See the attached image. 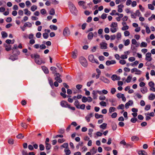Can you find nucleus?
Instances as JSON below:
<instances>
[{
  "label": "nucleus",
  "instance_id": "nucleus-5",
  "mask_svg": "<svg viewBox=\"0 0 155 155\" xmlns=\"http://www.w3.org/2000/svg\"><path fill=\"white\" fill-rule=\"evenodd\" d=\"M70 31L68 27H66L64 29L63 32V35L65 37H67L70 35Z\"/></svg>",
  "mask_w": 155,
  "mask_h": 155
},
{
  "label": "nucleus",
  "instance_id": "nucleus-35",
  "mask_svg": "<svg viewBox=\"0 0 155 155\" xmlns=\"http://www.w3.org/2000/svg\"><path fill=\"white\" fill-rule=\"evenodd\" d=\"M118 109L123 110L124 109V105L123 104H120L117 107Z\"/></svg>",
  "mask_w": 155,
  "mask_h": 155
},
{
  "label": "nucleus",
  "instance_id": "nucleus-64",
  "mask_svg": "<svg viewBox=\"0 0 155 155\" xmlns=\"http://www.w3.org/2000/svg\"><path fill=\"white\" fill-rule=\"evenodd\" d=\"M121 34L120 32H118L117 34V38L118 40H119L121 38Z\"/></svg>",
  "mask_w": 155,
  "mask_h": 155
},
{
  "label": "nucleus",
  "instance_id": "nucleus-43",
  "mask_svg": "<svg viewBox=\"0 0 155 155\" xmlns=\"http://www.w3.org/2000/svg\"><path fill=\"white\" fill-rule=\"evenodd\" d=\"M16 137L18 139H21L23 138L24 136L22 135V134H19L16 136Z\"/></svg>",
  "mask_w": 155,
  "mask_h": 155
},
{
  "label": "nucleus",
  "instance_id": "nucleus-39",
  "mask_svg": "<svg viewBox=\"0 0 155 155\" xmlns=\"http://www.w3.org/2000/svg\"><path fill=\"white\" fill-rule=\"evenodd\" d=\"M147 44L145 42H142L140 45V46L141 47H146L147 46Z\"/></svg>",
  "mask_w": 155,
  "mask_h": 155
},
{
  "label": "nucleus",
  "instance_id": "nucleus-18",
  "mask_svg": "<svg viewBox=\"0 0 155 155\" xmlns=\"http://www.w3.org/2000/svg\"><path fill=\"white\" fill-rule=\"evenodd\" d=\"M77 51L76 50H75L74 51H73L72 53V57L74 58L75 59L77 57Z\"/></svg>",
  "mask_w": 155,
  "mask_h": 155
},
{
  "label": "nucleus",
  "instance_id": "nucleus-36",
  "mask_svg": "<svg viewBox=\"0 0 155 155\" xmlns=\"http://www.w3.org/2000/svg\"><path fill=\"white\" fill-rule=\"evenodd\" d=\"M112 129L113 130H115L116 129L117 127L116 124L114 123H112Z\"/></svg>",
  "mask_w": 155,
  "mask_h": 155
},
{
  "label": "nucleus",
  "instance_id": "nucleus-14",
  "mask_svg": "<svg viewBox=\"0 0 155 155\" xmlns=\"http://www.w3.org/2000/svg\"><path fill=\"white\" fill-rule=\"evenodd\" d=\"M91 153L92 155H94L97 152V148L93 147L90 150Z\"/></svg>",
  "mask_w": 155,
  "mask_h": 155
},
{
  "label": "nucleus",
  "instance_id": "nucleus-32",
  "mask_svg": "<svg viewBox=\"0 0 155 155\" xmlns=\"http://www.w3.org/2000/svg\"><path fill=\"white\" fill-rule=\"evenodd\" d=\"M50 28L51 29H53L54 30H57L58 29L57 27L55 25H51L50 26Z\"/></svg>",
  "mask_w": 155,
  "mask_h": 155
},
{
  "label": "nucleus",
  "instance_id": "nucleus-34",
  "mask_svg": "<svg viewBox=\"0 0 155 155\" xmlns=\"http://www.w3.org/2000/svg\"><path fill=\"white\" fill-rule=\"evenodd\" d=\"M116 108L114 107H110L109 109V112L110 113H111L115 111Z\"/></svg>",
  "mask_w": 155,
  "mask_h": 155
},
{
  "label": "nucleus",
  "instance_id": "nucleus-51",
  "mask_svg": "<svg viewBox=\"0 0 155 155\" xmlns=\"http://www.w3.org/2000/svg\"><path fill=\"white\" fill-rule=\"evenodd\" d=\"M145 115H149L150 116L154 117L155 116L154 113L153 112H151L149 113H146L145 114Z\"/></svg>",
  "mask_w": 155,
  "mask_h": 155
},
{
  "label": "nucleus",
  "instance_id": "nucleus-58",
  "mask_svg": "<svg viewBox=\"0 0 155 155\" xmlns=\"http://www.w3.org/2000/svg\"><path fill=\"white\" fill-rule=\"evenodd\" d=\"M43 38L45 39L47 38L48 37V36H49L48 34L46 33H44L43 34Z\"/></svg>",
  "mask_w": 155,
  "mask_h": 155
},
{
  "label": "nucleus",
  "instance_id": "nucleus-21",
  "mask_svg": "<svg viewBox=\"0 0 155 155\" xmlns=\"http://www.w3.org/2000/svg\"><path fill=\"white\" fill-rule=\"evenodd\" d=\"M42 68L43 71L45 74H48V70L46 67L43 66L42 67Z\"/></svg>",
  "mask_w": 155,
  "mask_h": 155
},
{
  "label": "nucleus",
  "instance_id": "nucleus-38",
  "mask_svg": "<svg viewBox=\"0 0 155 155\" xmlns=\"http://www.w3.org/2000/svg\"><path fill=\"white\" fill-rule=\"evenodd\" d=\"M49 14L51 15H54L55 14V11L54 8H51L50 10Z\"/></svg>",
  "mask_w": 155,
  "mask_h": 155
},
{
  "label": "nucleus",
  "instance_id": "nucleus-42",
  "mask_svg": "<svg viewBox=\"0 0 155 155\" xmlns=\"http://www.w3.org/2000/svg\"><path fill=\"white\" fill-rule=\"evenodd\" d=\"M148 8L149 9L151 10H153L154 9V7L151 4H148Z\"/></svg>",
  "mask_w": 155,
  "mask_h": 155
},
{
  "label": "nucleus",
  "instance_id": "nucleus-40",
  "mask_svg": "<svg viewBox=\"0 0 155 155\" xmlns=\"http://www.w3.org/2000/svg\"><path fill=\"white\" fill-rule=\"evenodd\" d=\"M93 131V130L92 129H90L88 130V134L91 137H92V133Z\"/></svg>",
  "mask_w": 155,
  "mask_h": 155
},
{
  "label": "nucleus",
  "instance_id": "nucleus-30",
  "mask_svg": "<svg viewBox=\"0 0 155 155\" xmlns=\"http://www.w3.org/2000/svg\"><path fill=\"white\" fill-rule=\"evenodd\" d=\"M25 11V14L26 15H30L31 14V12L30 11H29L28 9L26 8L24 10Z\"/></svg>",
  "mask_w": 155,
  "mask_h": 155
},
{
  "label": "nucleus",
  "instance_id": "nucleus-24",
  "mask_svg": "<svg viewBox=\"0 0 155 155\" xmlns=\"http://www.w3.org/2000/svg\"><path fill=\"white\" fill-rule=\"evenodd\" d=\"M50 69L52 71V73L55 74L56 73H58L56 71V68L54 67H51L50 68Z\"/></svg>",
  "mask_w": 155,
  "mask_h": 155
},
{
  "label": "nucleus",
  "instance_id": "nucleus-57",
  "mask_svg": "<svg viewBox=\"0 0 155 155\" xmlns=\"http://www.w3.org/2000/svg\"><path fill=\"white\" fill-rule=\"evenodd\" d=\"M124 36L127 37L129 35L130 33L128 31H126L124 32Z\"/></svg>",
  "mask_w": 155,
  "mask_h": 155
},
{
  "label": "nucleus",
  "instance_id": "nucleus-48",
  "mask_svg": "<svg viewBox=\"0 0 155 155\" xmlns=\"http://www.w3.org/2000/svg\"><path fill=\"white\" fill-rule=\"evenodd\" d=\"M132 77L129 76L127 77L126 80V81L128 83H130V82L131 80L132 79Z\"/></svg>",
  "mask_w": 155,
  "mask_h": 155
},
{
  "label": "nucleus",
  "instance_id": "nucleus-63",
  "mask_svg": "<svg viewBox=\"0 0 155 155\" xmlns=\"http://www.w3.org/2000/svg\"><path fill=\"white\" fill-rule=\"evenodd\" d=\"M117 116V114L116 112H114L111 115V117L112 118H116Z\"/></svg>",
  "mask_w": 155,
  "mask_h": 155
},
{
  "label": "nucleus",
  "instance_id": "nucleus-46",
  "mask_svg": "<svg viewBox=\"0 0 155 155\" xmlns=\"http://www.w3.org/2000/svg\"><path fill=\"white\" fill-rule=\"evenodd\" d=\"M8 143L10 144H14V140L12 139H9L8 140Z\"/></svg>",
  "mask_w": 155,
  "mask_h": 155
},
{
  "label": "nucleus",
  "instance_id": "nucleus-41",
  "mask_svg": "<svg viewBox=\"0 0 155 155\" xmlns=\"http://www.w3.org/2000/svg\"><path fill=\"white\" fill-rule=\"evenodd\" d=\"M114 27H111V28H110V31L112 33H114L116 32L117 30L116 28Z\"/></svg>",
  "mask_w": 155,
  "mask_h": 155
},
{
  "label": "nucleus",
  "instance_id": "nucleus-49",
  "mask_svg": "<svg viewBox=\"0 0 155 155\" xmlns=\"http://www.w3.org/2000/svg\"><path fill=\"white\" fill-rule=\"evenodd\" d=\"M94 82V81L93 80H91L90 81L88 82H87V85L88 87H90L91 85V84H93Z\"/></svg>",
  "mask_w": 155,
  "mask_h": 155
},
{
  "label": "nucleus",
  "instance_id": "nucleus-47",
  "mask_svg": "<svg viewBox=\"0 0 155 155\" xmlns=\"http://www.w3.org/2000/svg\"><path fill=\"white\" fill-rule=\"evenodd\" d=\"M21 126L25 129H26L28 127V125L25 123H21Z\"/></svg>",
  "mask_w": 155,
  "mask_h": 155
},
{
  "label": "nucleus",
  "instance_id": "nucleus-25",
  "mask_svg": "<svg viewBox=\"0 0 155 155\" xmlns=\"http://www.w3.org/2000/svg\"><path fill=\"white\" fill-rule=\"evenodd\" d=\"M131 140L132 141H134L135 140L137 141L139 140V138L137 136H134L131 137Z\"/></svg>",
  "mask_w": 155,
  "mask_h": 155
},
{
  "label": "nucleus",
  "instance_id": "nucleus-22",
  "mask_svg": "<svg viewBox=\"0 0 155 155\" xmlns=\"http://www.w3.org/2000/svg\"><path fill=\"white\" fill-rule=\"evenodd\" d=\"M93 37V34L92 32H90L87 35V38L88 39L91 40Z\"/></svg>",
  "mask_w": 155,
  "mask_h": 155
},
{
  "label": "nucleus",
  "instance_id": "nucleus-19",
  "mask_svg": "<svg viewBox=\"0 0 155 155\" xmlns=\"http://www.w3.org/2000/svg\"><path fill=\"white\" fill-rule=\"evenodd\" d=\"M141 91L143 94L146 93L147 92V88L146 87H143L141 89Z\"/></svg>",
  "mask_w": 155,
  "mask_h": 155
},
{
  "label": "nucleus",
  "instance_id": "nucleus-13",
  "mask_svg": "<svg viewBox=\"0 0 155 155\" xmlns=\"http://www.w3.org/2000/svg\"><path fill=\"white\" fill-rule=\"evenodd\" d=\"M48 81L49 83L50 84V86L52 88H53L54 87V86L53 85V81L52 79L51 78H48Z\"/></svg>",
  "mask_w": 155,
  "mask_h": 155
},
{
  "label": "nucleus",
  "instance_id": "nucleus-54",
  "mask_svg": "<svg viewBox=\"0 0 155 155\" xmlns=\"http://www.w3.org/2000/svg\"><path fill=\"white\" fill-rule=\"evenodd\" d=\"M39 149L40 150L42 151L45 149V147L42 144H40L39 145Z\"/></svg>",
  "mask_w": 155,
  "mask_h": 155
},
{
  "label": "nucleus",
  "instance_id": "nucleus-8",
  "mask_svg": "<svg viewBox=\"0 0 155 155\" xmlns=\"http://www.w3.org/2000/svg\"><path fill=\"white\" fill-rule=\"evenodd\" d=\"M151 54L150 52L147 53L146 55L145 59L149 61H151L152 60L151 58Z\"/></svg>",
  "mask_w": 155,
  "mask_h": 155
},
{
  "label": "nucleus",
  "instance_id": "nucleus-56",
  "mask_svg": "<svg viewBox=\"0 0 155 155\" xmlns=\"http://www.w3.org/2000/svg\"><path fill=\"white\" fill-rule=\"evenodd\" d=\"M117 76L115 74L113 75L111 77L113 81H115L117 80Z\"/></svg>",
  "mask_w": 155,
  "mask_h": 155
},
{
  "label": "nucleus",
  "instance_id": "nucleus-37",
  "mask_svg": "<svg viewBox=\"0 0 155 155\" xmlns=\"http://www.w3.org/2000/svg\"><path fill=\"white\" fill-rule=\"evenodd\" d=\"M66 155H69L71 153V151L69 149H65L64 150Z\"/></svg>",
  "mask_w": 155,
  "mask_h": 155
},
{
  "label": "nucleus",
  "instance_id": "nucleus-52",
  "mask_svg": "<svg viewBox=\"0 0 155 155\" xmlns=\"http://www.w3.org/2000/svg\"><path fill=\"white\" fill-rule=\"evenodd\" d=\"M130 42V40L129 39H127L124 42V45L126 46H127L129 44Z\"/></svg>",
  "mask_w": 155,
  "mask_h": 155
},
{
  "label": "nucleus",
  "instance_id": "nucleus-62",
  "mask_svg": "<svg viewBox=\"0 0 155 155\" xmlns=\"http://www.w3.org/2000/svg\"><path fill=\"white\" fill-rule=\"evenodd\" d=\"M120 144L121 145H123L124 146H125V145L126 144V143L125 141L124 140H123L120 142Z\"/></svg>",
  "mask_w": 155,
  "mask_h": 155
},
{
  "label": "nucleus",
  "instance_id": "nucleus-33",
  "mask_svg": "<svg viewBox=\"0 0 155 155\" xmlns=\"http://www.w3.org/2000/svg\"><path fill=\"white\" fill-rule=\"evenodd\" d=\"M74 104L75 105V106L77 108H79V106H80V104H79V102L78 101V100L75 101L74 102Z\"/></svg>",
  "mask_w": 155,
  "mask_h": 155
},
{
  "label": "nucleus",
  "instance_id": "nucleus-50",
  "mask_svg": "<svg viewBox=\"0 0 155 155\" xmlns=\"http://www.w3.org/2000/svg\"><path fill=\"white\" fill-rule=\"evenodd\" d=\"M110 26L116 28L117 26V24L116 22H112L110 25Z\"/></svg>",
  "mask_w": 155,
  "mask_h": 155
},
{
  "label": "nucleus",
  "instance_id": "nucleus-11",
  "mask_svg": "<svg viewBox=\"0 0 155 155\" xmlns=\"http://www.w3.org/2000/svg\"><path fill=\"white\" fill-rule=\"evenodd\" d=\"M133 104L132 101L130 100L128 102H127L125 104V107L126 109H128L130 105H132Z\"/></svg>",
  "mask_w": 155,
  "mask_h": 155
},
{
  "label": "nucleus",
  "instance_id": "nucleus-60",
  "mask_svg": "<svg viewBox=\"0 0 155 155\" xmlns=\"http://www.w3.org/2000/svg\"><path fill=\"white\" fill-rule=\"evenodd\" d=\"M129 28V27L127 25L124 26L121 29L123 31H125L128 29Z\"/></svg>",
  "mask_w": 155,
  "mask_h": 155
},
{
  "label": "nucleus",
  "instance_id": "nucleus-53",
  "mask_svg": "<svg viewBox=\"0 0 155 155\" xmlns=\"http://www.w3.org/2000/svg\"><path fill=\"white\" fill-rule=\"evenodd\" d=\"M150 108V104L147 105L145 107V110H148Z\"/></svg>",
  "mask_w": 155,
  "mask_h": 155
},
{
  "label": "nucleus",
  "instance_id": "nucleus-1",
  "mask_svg": "<svg viewBox=\"0 0 155 155\" xmlns=\"http://www.w3.org/2000/svg\"><path fill=\"white\" fill-rule=\"evenodd\" d=\"M31 56L32 58L35 59V62L38 64L41 65L42 63H45V62L43 61L40 58V55L37 54H32L31 55Z\"/></svg>",
  "mask_w": 155,
  "mask_h": 155
},
{
  "label": "nucleus",
  "instance_id": "nucleus-59",
  "mask_svg": "<svg viewBox=\"0 0 155 155\" xmlns=\"http://www.w3.org/2000/svg\"><path fill=\"white\" fill-rule=\"evenodd\" d=\"M137 120L136 118H133L130 120V121L133 123H135Z\"/></svg>",
  "mask_w": 155,
  "mask_h": 155
},
{
  "label": "nucleus",
  "instance_id": "nucleus-2",
  "mask_svg": "<svg viewBox=\"0 0 155 155\" xmlns=\"http://www.w3.org/2000/svg\"><path fill=\"white\" fill-rule=\"evenodd\" d=\"M79 61L81 65L84 67H87L88 65L86 59L83 57L80 58Z\"/></svg>",
  "mask_w": 155,
  "mask_h": 155
},
{
  "label": "nucleus",
  "instance_id": "nucleus-20",
  "mask_svg": "<svg viewBox=\"0 0 155 155\" xmlns=\"http://www.w3.org/2000/svg\"><path fill=\"white\" fill-rule=\"evenodd\" d=\"M45 143V147L46 149L47 150H50L51 147V144L49 143Z\"/></svg>",
  "mask_w": 155,
  "mask_h": 155
},
{
  "label": "nucleus",
  "instance_id": "nucleus-45",
  "mask_svg": "<svg viewBox=\"0 0 155 155\" xmlns=\"http://www.w3.org/2000/svg\"><path fill=\"white\" fill-rule=\"evenodd\" d=\"M100 105L102 106L105 107L106 106V103L104 101H101L100 103Z\"/></svg>",
  "mask_w": 155,
  "mask_h": 155
},
{
  "label": "nucleus",
  "instance_id": "nucleus-23",
  "mask_svg": "<svg viewBox=\"0 0 155 155\" xmlns=\"http://www.w3.org/2000/svg\"><path fill=\"white\" fill-rule=\"evenodd\" d=\"M139 155H147V153L145 151L141 150L138 152Z\"/></svg>",
  "mask_w": 155,
  "mask_h": 155
},
{
  "label": "nucleus",
  "instance_id": "nucleus-44",
  "mask_svg": "<svg viewBox=\"0 0 155 155\" xmlns=\"http://www.w3.org/2000/svg\"><path fill=\"white\" fill-rule=\"evenodd\" d=\"M37 8L36 6L34 5L31 7V9L32 11L34 12L37 9Z\"/></svg>",
  "mask_w": 155,
  "mask_h": 155
},
{
  "label": "nucleus",
  "instance_id": "nucleus-26",
  "mask_svg": "<svg viewBox=\"0 0 155 155\" xmlns=\"http://www.w3.org/2000/svg\"><path fill=\"white\" fill-rule=\"evenodd\" d=\"M103 116L102 115L99 114L98 113H96L95 114V117L97 119L103 118Z\"/></svg>",
  "mask_w": 155,
  "mask_h": 155
},
{
  "label": "nucleus",
  "instance_id": "nucleus-7",
  "mask_svg": "<svg viewBox=\"0 0 155 155\" xmlns=\"http://www.w3.org/2000/svg\"><path fill=\"white\" fill-rule=\"evenodd\" d=\"M70 11L74 15H76L77 12V10L74 5H73L70 7Z\"/></svg>",
  "mask_w": 155,
  "mask_h": 155
},
{
  "label": "nucleus",
  "instance_id": "nucleus-3",
  "mask_svg": "<svg viewBox=\"0 0 155 155\" xmlns=\"http://www.w3.org/2000/svg\"><path fill=\"white\" fill-rule=\"evenodd\" d=\"M88 59L92 63H96L99 64V63L97 59H94V55L93 54H90L88 56Z\"/></svg>",
  "mask_w": 155,
  "mask_h": 155
},
{
  "label": "nucleus",
  "instance_id": "nucleus-61",
  "mask_svg": "<svg viewBox=\"0 0 155 155\" xmlns=\"http://www.w3.org/2000/svg\"><path fill=\"white\" fill-rule=\"evenodd\" d=\"M87 98L85 97H83L82 99V101L83 102L85 103L87 101Z\"/></svg>",
  "mask_w": 155,
  "mask_h": 155
},
{
  "label": "nucleus",
  "instance_id": "nucleus-31",
  "mask_svg": "<svg viewBox=\"0 0 155 155\" xmlns=\"http://www.w3.org/2000/svg\"><path fill=\"white\" fill-rule=\"evenodd\" d=\"M24 25V27H28L29 28L31 27L32 26L31 24L29 22H27L25 23Z\"/></svg>",
  "mask_w": 155,
  "mask_h": 155
},
{
  "label": "nucleus",
  "instance_id": "nucleus-55",
  "mask_svg": "<svg viewBox=\"0 0 155 155\" xmlns=\"http://www.w3.org/2000/svg\"><path fill=\"white\" fill-rule=\"evenodd\" d=\"M68 143H64L61 146V147L64 148H68Z\"/></svg>",
  "mask_w": 155,
  "mask_h": 155
},
{
  "label": "nucleus",
  "instance_id": "nucleus-15",
  "mask_svg": "<svg viewBox=\"0 0 155 155\" xmlns=\"http://www.w3.org/2000/svg\"><path fill=\"white\" fill-rule=\"evenodd\" d=\"M155 98V95L153 93L150 94L148 97V99L150 100H153Z\"/></svg>",
  "mask_w": 155,
  "mask_h": 155
},
{
  "label": "nucleus",
  "instance_id": "nucleus-6",
  "mask_svg": "<svg viewBox=\"0 0 155 155\" xmlns=\"http://www.w3.org/2000/svg\"><path fill=\"white\" fill-rule=\"evenodd\" d=\"M97 93H99V94H102L101 91H99L98 90H97L96 91H95L94 90H93L92 91V94L93 95V98L94 99H97Z\"/></svg>",
  "mask_w": 155,
  "mask_h": 155
},
{
  "label": "nucleus",
  "instance_id": "nucleus-17",
  "mask_svg": "<svg viewBox=\"0 0 155 155\" xmlns=\"http://www.w3.org/2000/svg\"><path fill=\"white\" fill-rule=\"evenodd\" d=\"M5 49L7 51H10L12 48H11V46L10 45H5Z\"/></svg>",
  "mask_w": 155,
  "mask_h": 155
},
{
  "label": "nucleus",
  "instance_id": "nucleus-28",
  "mask_svg": "<svg viewBox=\"0 0 155 155\" xmlns=\"http://www.w3.org/2000/svg\"><path fill=\"white\" fill-rule=\"evenodd\" d=\"M2 37L3 38H4L7 37L8 34L5 31H2L1 32Z\"/></svg>",
  "mask_w": 155,
  "mask_h": 155
},
{
  "label": "nucleus",
  "instance_id": "nucleus-29",
  "mask_svg": "<svg viewBox=\"0 0 155 155\" xmlns=\"http://www.w3.org/2000/svg\"><path fill=\"white\" fill-rule=\"evenodd\" d=\"M107 124L105 123H103L100 126V128L102 129H105L107 127Z\"/></svg>",
  "mask_w": 155,
  "mask_h": 155
},
{
  "label": "nucleus",
  "instance_id": "nucleus-16",
  "mask_svg": "<svg viewBox=\"0 0 155 155\" xmlns=\"http://www.w3.org/2000/svg\"><path fill=\"white\" fill-rule=\"evenodd\" d=\"M124 7V5H120L118 6V11L120 13L123 12V9L122 8Z\"/></svg>",
  "mask_w": 155,
  "mask_h": 155
},
{
  "label": "nucleus",
  "instance_id": "nucleus-4",
  "mask_svg": "<svg viewBox=\"0 0 155 155\" xmlns=\"http://www.w3.org/2000/svg\"><path fill=\"white\" fill-rule=\"evenodd\" d=\"M54 76H55L54 78L55 80L57 81H58V82L59 83H61L62 82V80L61 78V76L59 73H56L54 74Z\"/></svg>",
  "mask_w": 155,
  "mask_h": 155
},
{
  "label": "nucleus",
  "instance_id": "nucleus-12",
  "mask_svg": "<svg viewBox=\"0 0 155 155\" xmlns=\"http://www.w3.org/2000/svg\"><path fill=\"white\" fill-rule=\"evenodd\" d=\"M100 79L101 80L105 83H108L110 82L109 81L107 78H105L104 77H101Z\"/></svg>",
  "mask_w": 155,
  "mask_h": 155
},
{
  "label": "nucleus",
  "instance_id": "nucleus-10",
  "mask_svg": "<svg viewBox=\"0 0 155 155\" xmlns=\"http://www.w3.org/2000/svg\"><path fill=\"white\" fill-rule=\"evenodd\" d=\"M107 44L105 42H102L100 44L101 48L102 49H106L107 48Z\"/></svg>",
  "mask_w": 155,
  "mask_h": 155
},
{
  "label": "nucleus",
  "instance_id": "nucleus-27",
  "mask_svg": "<svg viewBox=\"0 0 155 155\" xmlns=\"http://www.w3.org/2000/svg\"><path fill=\"white\" fill-rule=\"evenodd\" d=\"M56 65V66L58 68L60 72H63L62 68L61 67L59 64H57Z\"/></svg>",
  "mask_w": 155,
  "mask_h": 155
},
{
  "label": "nucleus",
  "instance_id": "nucleus-9",
  "mask_svg": "<svg viewBox=\"0 0 155 155\" xmlns=\"http://www.w3.org/2000/svg\"><path fill=\"white\" fill-rule=\"evenodd\" d=\"M60 105L62 107H68L69 104L68 103L64 101H62L60 102Z\"/></svg>",
  "mask_w": 155,
  "mask_h": 155
}]
</instances>
